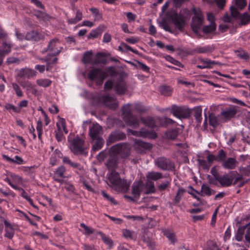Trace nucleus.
<instances>
[{
    "mask_svg": "<svg viewBox=\"0 0 250 250\" xmlns=\"http://www.w3.org/2000/svg\"><path fill=\"white\" fill-rule=\"evenodd\" d=\"M164 235L172 243L174 244L177 241L176 236L174 233H171L168 230H166L164 231Z\"/></svg>",
    "mask_w": 250,
    "mask_h": 250,
    "instance_id": "nucleus-55",
    "label": "nucleus"
},
{
    "mask_svg": "<svg viewBox=\"0 0 250 250\" xmlns=\"http://www.w3.org/2000/svg\"><path fill=\"white\" fill-rule=\"evenodd\" d=\"M235 19H240L241 20V23L242 24H247L250 21V16L247 13H244L242 15L240 14V17L238 18H235Z\"/></svg>",
    "mask_w": 250,
    "mask_h": 250,
    "instance_id": "nucleus-53",
    "label": "nucleus"
},
{
    "mask_svg": "<svg viewBox=\"0 0 250 250\" xmlns=\"http://www.w3.org/2000/svg\"><path fill=\"white\" fill-rule=\"evenodd\" d=\"M25 39L27 40L36 41L39 39L38 35L34 31L27 32L25 35Z\"/></svg>",
    "mask_w": 250,
    "mask_h": 250,
    "instance_id": "nucleus-41",
    "label": "nucleus"
},
{
    "mask_svg": "<svg viewBox=\"0 0 250 250\" xmlns=\"http://www.w3.org/2000/svg\"><path fill=\"white\" fill-rule=\"evenodd\" d=\"M131 104H127L122 106V111L125 123L133 128L139 127V120L138 118L131 113Z\"/></svg>",
    "mask_w": 250,
    "mask_h": 250,
    "instance_id": "nucleus-2",
    "label": "nucleus"
},
{
    "mask_svg": "<svg viewBox=\"0 0 250 250\" xmlns=\"http://www.w3.org/2000/svg\"><path fill=\"white\" fill-rule=\"evenodd\" d=\"M4 108L9 111H13L15 113H19L21 111V109L20 108H18L15 106V105L10 104H6L4 105Z\"/></svg>",
    "mask_w": 250,
    "mask_h": 250,
    "instance_id": "nucleus-58",
    "label": "nucleus"
},
{
    "mask_svg": "<svg viewBox=\"0 0 250 250\" xmlns=\"http://www.w3.org/2000/svg\"><path fill=\"white\" fill-rule=\"evenodd\" d=\"M106 62V59L102 53H98L96 54L95 58L93 59L92 62L93 64H97L98 63H104Z\"/></svg>",
    "mask_w": 250,
    "mask_h": 250,
    "instance_id": "nucleus-39",
    "label": "nucleus"
},
{
    "mask_svg": "<svg viewBox=\"0 0 250 250\" xmlns=\"http://www.w3.org/2000/svg\"><path fill=\"white\" fill-rule=\"evenodd\" d=\"M171 110L173 116L179 119L186 118L189 115V112L187 109L175 104L172 105Z\"/></svg>",
    "mask_w": 250,
    "mask_h": 250,
    "instance_id": "nucleus-9",
    "label": "nucleus"
},
{
    "mask_svg": "<svg viewBox=\"0 0 250 250\" xmlns=\"http://www.w3.org/2000/svg\"><path fill=\"white\" fill-rule=\"evenodd\" d=\"M134 148L140 152L145 149H149L152 147L150 144L143 142L141 140H135L134 142Z\"/></svg>",
    "mask_w": 250,
    "mask_h": 250,
    "instance_id": "nucleus-21",
    "label": "nucleus"
},
{
    "mask_svg": "<svg viewBox=\"0 0 250 250\" xmlns=\"http://www.w3.org/2000/svg\"><path fill=\"white\" fill-rule=\"evenodd\" d=\"M178 128H173L166 131V137L168 140H175L179 133Z\"/></svg>",
    "mask_w": 250,
    "mask_h": 250,
    "instance_id": "nucleus-29",
    "label": "nucleus"
},
{
    "mask_svg": "<svg viewBox=\"0 0 250 250\" xmlns=\"http://www.w3.org/2000/svg\"><path fill=\"white\" fill-rule=\"evenodd\" d=\"M170 182L168 180H166L164 183L159 184L157 186L158 189L162 191L166 190L169 186Z\"/></svg>",
    "mask_w": 250,
    "mask_h": 250,
    "instance_id": "nucleus-62",
    "label": "nucleus"
},
{
    "mask_svg": "<svg viewBox=\"0 0 250 250\" xmlns=\"http://www.w3.org/2000/svg\"><path fill=\"white\" fill-rule=\"evenodd\" d=\"M227 159V153L223 149H220L216 156V160L219 162L223 163Z\"/></svg>",
    "mask_w": 250,
    "mask_h": 250,
    "instance_id": "nucleus-48",
    "label": "nucleus"
},
{
    "mask_svg": "<svg viewBox=\"0 0 250 250\" xmlns=\"http://www.w3.org/2000/svg\"><path fill=\"white\" fill-rule=\"evenodd\" d=\"M82 60L84 63H91L92 64L93 60L92 59V52L90 51L85 52L83 55Z\"/></svg>",
    "mask_w": 250,
    "mask_h": 250,
    "instance_id": "nucleus-49",
    "label": "nucleus"
},
{
    "mask_svg": "<svg viewBox=\"0 0 250 250\" xmlns=\"http://www.w3.org/2000/svg\"><path fill=\"white\" fill-rule=\"evenodd\" d=\"M101 99L104 104L109 108L115 110L118 108V103L114 97L105 94L102 96Z\"/></svg>",
    "mask_w": 250,
    "mask_h": 250,
    "instance_id": "nucleus-12",
    "label": "nucleus"
},
{
    "mask_svg": "<svg viewBox=\"0 0 250 250\" xmlns=\"http://www.w3.org/2000/svg\"><path fill=\"white\" fill-rule=\"evenodd\" d=\"M214 48L210 46H197L193 50V52L197 53H208L212 52Z\"/></svg>",
    "mask_w": 250,
    "mask_h": 250,
    "instance_id": "nucleus-28",
    "label": "nucleus"
},
{
    "mask_svg": "<svg viewBox=\"0 0 250 250\" xmlns=\"http://www.w3.org/2000/svg\"><path fill=\"white\" fill-rule=\"evenodd\" d=\"M127 132L138 137H147L151 139H155L157 137V134L155 132L148 131L145 129H142L140 131L128 129H127Z\"/></svg>",
    "mask_w": 250,
    "mask_h": 250,
    "instance_id": "nucleus-10",
    "label": "nucleus"
},
{
    "mask_svg": "<svg viewBox=\"0 0 250 250\" xmlns=\"http://www.w3.org/2000/svg\"><path fill=\"white\" fill-rule=\"evenodd\" d=\"M141 120L143 123V124L151 128L156 127V124L159 123L158 120H157V117L153 118L152 117H148L146 118H141Z\"/></svg>",
    "mask_w": 250,
    "mask_h": 250,
    "instance_id": "nucleus-24",
    "label": "nucleus"
},
{
    "mask_svg": "<svg viewBox=\"0 0 250 250\" xmlns=\"http://www.w3.org/2000/svg\"><path fill=\"white\" fill-rule=\"evenodd\" d=\"M198 194H201L202 196H210L212 194H214L215 193V191L212 190L208 185L206 184H203L201 186V189L200 192L197 191V190H194Z\"/></svg>",
    "mask_w": 250,
    "mask_h": 250,
    "instance_id": "nucleus-26",
    "label": "nucleus"
},
{
    "mask_svg": "<svg viewBox=\"0 0 250 250\" xmlns=\"http://www.w3.org/2000/svg\"><path fill=\"white\" fill-rule=\"evenodd\" d=\"M215 23H210L208 25L203 27L202 31L205 34H208L216 30Z\"/></svg>",
    "mask_w": 250,
    "mask_h": 250,
    "instance_id": "nucleus-44",
    "label": "nucleus"
},
{
    "mask_svg": "<svg viewBox=\"0 0 250 250\" xmlns=\"http://www.w3.org/2000/svg\"><path fill=\"white\" fill-rule=\"evenodd\" d=\"M186 192V190L183 188H179L177 193L174 198L175 203H178L181 199L184 193Z\"/></svg>",
    "mask_w": 250,
    "mask_h": 250,
    "instance_id": "nucleus-56",
    "label": "nucleus"
},
{
    "mask_svg": "<svg viewBox=\"0 0 250 250\" xmlns=\"http://www.w3.org/2000/svg\"><path fill=\"white\" fill-rule=\"evenodd\" d=\"M202 110L201 108H196L194 109V117L199 123H200L202 121Z\"/></svg>",
    "mask_w": 250,
    "mask_h": 250,
    "instance_id": "nucleus-54",
    "label": "nucleus"
},
{
    "mask_svg": "<svg viewBox=\"0 0 250 250\" xmlns=\"http://www.w3.org/2000/svg\"><path fill=\"white\" fill-rule=\"evenodd\" d=\"M63 49V47L60 45V42L58 38H55L51 40L46 47L42 52L43 53L49 52L51 56H57L59 55Z\"/></svg>",
    "mask_w": 250,
    "mask_h": 250,
    "instance_id": "nucleus-4",
    "label": "nucleus"
},
{
    "mask_svg": "<svg viewBox=\"0 0 250 250\" xmlns=\"http://www.w3.org/2000/svg\"><path fill=\"white\" fill-rule=\"evenodd\" d=\"M238 112L237 107L230 106L225 108L220 113L221 116L225 119V121L230 120L234 117Z\"/></svg>",
    "mask_w": 250,
    "mask_h": 250,
    "instance_id": "nucleus-13",
    "label": "nucleus"
},
{
    "mask_svg": "<svg viewBox=\"0 0 250 250\" xmlns=\"http://www.w3.org/2000/svg\"><path fill=\"white\" fill-rule=\"evenodd\" d=\"M144 187V184L141 181H135L132 185L131 193L135 199H138Z\"/></svg>",
    "mask_w": 250,
    "mask_h": 250,
    "instance_id": "nucleus-17",
    "label": "nucleus"
},
{
    "mask_svg": "<svg viewBox=\"0 0 250 250\" xmlns=\"http://www.w3.org/2000/svg\"><path fill=\"white\" fill-rule=\"evenodd\" d=\"M145 187L147 189V191L146 192V194L154 193L155 191L154 183L150 180L147 179Z\"/></svg>",
    "mask_w": 250,
    "mask_h": 250,
    "instance_id": "nucleus-43",
    "label": "nucleus"
},
{
    "mask_svg": "<svg viewBox=\"0 0 250 250\" xmlns=\"http://www.w3.org/2000/svg\"><path fill=\"white\" fill-rule=\"evenodd\" d=\"M118 159L117 156H111L107 160L106 166L107 167L112 170H114L118 167Z\"/></svg>",
    "mask_w": 250,
    "mask_h": 250,
    "instance_id": "nucleus-23",
    "label": "nucleus"
},
{
    "mask_svg": "<svg viewBox=\"0 0 250 250\" xmlns=\"http://www.w3.org/2000/svg\"><path fill=\"white\" fill-rule=\"evenodd\" d=\"M105 29V26L104 25L99 26L96 29L91 31L88 37V39H95L98 37V36L101 34L103 31Z\"/></svg>",
    "mask_w": 250,
    "mask_h": 250,
    "instance_id": "nucleus-32",
    "label": "nucleus"
},
{
    "mask_svg": "<svg viewBox=\"0 0 250 250\" xmlns=\"http://www.w3.org/2000/svg\"><path fill=\"white\" fill-rule=\"evenodd\" d=\"M65 171H66L65 167L64 166H62L56 169V170L55 171V174L59 176V177L63 178V177H64V174L65 172Z\"/></svg>",
    "mask_w": 250,
    "mask_h": 250,
    "instance_id": "nucleus-59",
    "label": "nucleus"
},
{
    "mask_svg": "<svg viewBox=\"0 0 250 250\" xmlns=\"http://www.w3.org/2000/svg\"><path fill=\"white\" fill-rule=\"evenodd\" d=\"M154 163L158 167L164 170H169L173 167V165L171 161L164 157L156 158L154 161Z\"/></svg>",
    "mask_w": 250,
    "mask_h": 250,
    "instance_id": "nucleus-8",
    "label": "nucleus"
},
{
    "mask_svg": "<svg viewBox=\"0 0 250 250\" xmlns=\"http://www.w3.org/2000/svg\"><path fill=\"white\" fill-rule=\"evenodd\" d=\"M159 26L164 29L165 31L169 32L170 33H172L171 29H170L169 26L167 23L166 21L164 20H163L159 22Z\"/></svg>",
    "mask_w": 250,
    "mask_h": 250,
    "instance_id": "nucleus-61",
    "label": "nucleus"
},
{
    "mask_svg": "<svg viewBox=\"0 0 250 250\" xmlns=\"http://www.w3.org/2000/svg\"><path fill=\"white\" fill-rule=\"evenodd\" d=\"M58 130L55 131V137L58 142H61L64 138V136L61 131V126L59 123L56 124Z\"/></svg>",
    "mask_w": 250,
    "mask_h": 250,
    "instance_id": "nucleus-52",
    "label": "nucleus"
},
{
    "mask_svg": "<svg viewBox=\"0 0 250 250\" xmlns=\"http://www.w3.org/2000/svg\"><path fill=\"white\" fill-rule=\"evenodd\" d=\"M130 146L126 143H122L121 155L122 158H125L129 156L130 151Z\"/></svg>",
    "mask_w": 250,
    "mask_h": 250,
    "instance_id": "nucleus-37",
    "label": "nucleus"
},
{
    "mask_svg": "<svg viewBox=\"0 0 250 250\" xmlns=\"http://www.w3.org/2000/svg\"><path fill=\"white\" fill-rule=\"evenodd\" d=\"M199 61L205 64H207L206 66H201V65H197V67L200 69H205V68H212V65L216 64L221 65L223 64L218 62L214 61H211L208 59H204L203 58H199Z\"/></svg>",
    "mask_w": 250,
    "mask_h": 250,
    "instance_id": "nucleus-22",
    "label": "nucleus"
},
{
    "mask_svg": "<svg viewBox=\"0 0 250 250\" xmlns=\"http://www.w3.org/2000/svg\"><path fill=\"white\" fill-rule=\"evenodd\" d=\"M122 143L116 144L110 148L111 152L113 154V156H116L117 154L121 153L122 149Z\"/></svg>",
    "mask_w": 250,
    "mask_h": 250,
    "instance_id": "nucleus-50",
    "label": "nucleus"
},
{
    "mask_svg": "<svg viewBox=\"0 0 250 250\" xmlns=\"http://www.w3.org/2000/svg\"><path fill=\"white\" fill-rule=\"evenodd\" d=\"M36 83L40 86L47 87L51 84L52 81L48 79H40L36 80Z\"/></svg>",
    "mask_w": 250,
    "mask_h": 250,
    "instance_id": "nucleus-40",
    "label": "nucleus"
},
{
    "mask_svg": "<svg viewBox=\"0 0 250 250\" xmlns=\"http://www.w3.org/2000/svg\"><path fill=\"white\" fill-rule=\"evenodd\" d=\"M106 77V73L101 69L99 68H92L88 74V77L91 81L96 79L99 81V84H101Z\"/></svg>",
    "mask_w": 250,
    "mask_h": 250,
    "instance_id": "nucleus-7",
    "label": "nucleus"
},
{
    "mask_svg": "<svg viewBox=\"0 0 250 250\" xmlns=\"http://www.w3.org/2000/svg\"><path fill=\"white\" fill-rule=\"evenodd\" d=\"M12 87L18 97H22L23 96V92L18 84L16 83H13Z\"/></svg>",
    "mask_w": 250,
    "mask_h": 250,
    "instance_id": "nucleus-60",
    "label": "nucleus"
},
{
    "mask_svg": "<svg viewBox=\"0 0 250 250\" xmlns=\"http://www.w3.org/2000/svg\"><path fill=\"white\" fill-rule=\"evenodd\" d=\"M103 130L102 127L98 124H94L89 127V134L92 141L101 138Z\"/></svg>",
    "mask_w": 250,
    "mask_h": 250,
    "instance_id": "nucleus-14",
    "label": "nucleus"
},
{
    "mask_svg": "<svg viewBox=\"0 0 250 250\" xmlns=\"http://www.w3.org/2000/svg\"><path fill=\"white\" fill-rule=\"evenodd\" d=\"M238 161L235 158L230 157L228 158L222 163V166L225 169H233L235 168L238 165Z\"/></svg>",
    "mask_w": 250,
    "mask_h": 250,
    "instance_id": "nucleus-20",
    "label": "nucleus"
},
{
    "mask_svg": "<svg viewBox=\"0 0 250 250\" xmlns=\"http://www.w3.org/2000/svg\"><path fill=\"white\" fill-rule=\"evenodd\" d=\"M159 91L162 94L166 96H170L171 94L170 87L166 85H163L159 87Z\"/></svg>",
    "mask_w": 250,
    "mask_h": 250,
    "instance_id": "nucleus-47",
    "label": "nucleus"
},
{
    "mask_svg": "<svg viewBox=\"0 0 250 250\" xmlns=\"http://www.w3.org/2000/svg\"><path fill=\"white\" fill-rule=\"evenodd\" d=\"M20 84L27 91H31L34 89V85L27 81H21Z\"/></svg>",
    "mask_w": 250,
    "mask_h": 250,
    "instance_id": "nucleus-46",
    "label": "nucleus"
},
{
    "mask_svg": "<svg viewBox=\"0 0 250 250\" xmlns=\"http://www.w3.org/2000/svg\"><path fill=\"white\" fill-rule=\"evenodd\" d=\"M101 194L103 197L107 201H109L111 203L114 204V205H117V202L115 200L113 197L109 196L108 194H107L105 191L102 190L101 191Z\"/></svg>",
    "mask_w": 250,
    "mask_h": 250,
    "instance_id": "nucleus-57",
    "label": "nucleus"
},
{
    "mask_svg": "<svg viewBox=\"0 0 250 250\" xmlns=\"http://www.w3.org/2000/svg\"><path fill=\"white\" fill-rule=\"evenodd\" d=\"M125 138L126 135L124 133L119 131H115L109 135L106 140V144L108 146L115 142L123 140Z\"/></svg>",
    "mask_w": 250,
    "mask_h": 250,
    "instance_id": "nucleus-16",
    "label": "nucleus"
},
{
    "mask_svg": "<svg viewBox=\"0 0 250 250\" xmlns=\"http://www.w3.org/2000/svg\"><path fill=\"white\" fill-rule=\"evenodd\" d=\"M246 229V226H242L238 228L237 233L235 236V239L238 241H241L243 239V235L245 232V230Z\"/></svg>",
    "mask_w": 250,
    "mask_h": 250,
    "instance_id": "nucleus-42",
    "label": "nucleus"
},
{
    "mask_svg": "<svg viewBox=\"0 0 250 250\" xmlns=\"http://www.w3.org/2000/svg\"><path fill=\"white\" fill-rule=\"evenodd\" d=\"M80 226L84 229L83 234L85 235H89L94 232V229L91 227H88L83 223L80 224Z\"/></svg>",
    "mask_w": 250,
    "mask_h": 250,
    "instance_id": "nucleus-51",
    "label": "nucleus"
},
{
    "mask_svg": "<svg viewBox=\"0 0 250 250\" xmlns=\"http://www.w3.org/2000/svg\"><path fill=\"white\" fill-rule=\"evenodd\" d=\"M146 178L148 180L157 181L163 178V176L160 172L151 171L147 173Z\"/></svg>",
    "mask_w": 250,
    "mask_h": 250,
    "instance_id": "nucleus-35",
    "label": "nucleus"
},
{
    "mask_svg": "<svg viewBox=\"0 0 250 250\" xmlns=\"http://www.w3.org/2000/svg\"><path fill=\"white\" fill-rule=\"evenodd\" d=\"M4 237L12 239L14 235V229H8L5 228Z\"/></svg>",
    "mask_w": 250,
    "mask_h": 250,
    "instance_id": "nucleus-63",
    "label": "nucleus"
},
{
    "mask_svg": "<svg viewBox=\"0 0 250 250\" xmlns=\"http://www.w3.org/2000/svg\"><path fill=\"white\" fill-rule=\"evenodd\" d=\"M157 120L160 125L162 126H167L175 123L174 121L167 117L160 118L157 117Z\"/></svg>",
    "mask_w": 250,
    "mask_h": 250,
    "instance_id": "nucleus-33",
    "label": "nucleus"
},
{
    "mask_svg": "<svg viewBox=\"0 0 250 250\" xmlns=\"http://www.w3.org/2000/svg\"><path fill=\"white\" fill-rule=\"evenodd\" d=\"M51 54H48L45 59H42V61L43 62H47L46 63V70H49L50 69L49 67L51 64H56L58 61V58L56 57L53 58L51 59Z\"/></svg>",
    "mask_w": 250,
    "mask_h": 250,
    "instance_id": "nucleus-31",
    "label": "nucleus"
},
{
    "mask_svg": "<svg viewBox=\"0 0 250 250\" xmlns=\"http://www.w3.org/2000/svg\"><path fill=\"white\" fill-rule=\"evenodd\" d=\"M69 148L71 151L75 155L82 154L84 151V141L77 136L69 140Z\"/></svg>",
    "mask_w": 250,
    "mask_h": 250,
    "instance_id": "nucleus-5",
    "label": "nucleus"
},
{
    "mask_svg": "<svg viewBox=\"0 0 250 250\" xmlns=\"http://www.w3.org/2000/svg\"><path fill=\"white\" fill-rule=\"evenodd\" d=\"M205 250H220L216 243L210 242L208 243L207 248Z\"/></svg>",
    "mask_w": 250,
    "mask_h": 250,
    "instance_id": "nucleus-64",
    "label": "nucleus"
},
{
    "mask_svg": "<svg viewBox=\"0 0 250 250\" xmlns=\"http://www.w3.org/2000/svg\"><path fill=\"white\" fill-rule=\"evenodd\" d=\"M93 141H95L92 146V150L94 151H96L102 148L104 144V140L102 137L96 138Z\"/></svg>",
    "mask_w": 250,
    "mask_h": 250,
    "instance_id": "nucleus-36",
    "label": "nucleus"
},
{
    "mask_svg": "<svg viewBox=\"0 0 250 250\" xmlns=\"http://www.w3.org/2000/svg\"><path fill=\"white\" fill-rule=\"evenodd\" d=\"M62 154L61 151L58 149H56L50 157V164L52 166H54L56 164L58 159L62 158Z\"/></svg>",
    "mask_w": 250,
    "mask_h": 250,
    "instance_id": "nucleus-30",
    "label": "nucleus"
},
{
    "mask_svg": "<svg viewBox=\"0 0 250 250\" xmlns=\"http://www.w3.org/2000/svg\"><path fill=\"white\" fill-rule=\"evenodd\" d=\"M194 16L192 18L191 27L195 33H198L203 23L204 17L200 9H193Z\"/></svg>",
    "mask_w": 250,
    "mask_h": 250,
    "instance_id": "nucleus-6",
    "label": "nucleus"
},
{
    "mask_svg": "<svg viewBox=\"0 0 250 250\" xmlns=\"http://www.w3.org/2000/svg\"><path fill=\"white\" fill-rule=\"evenodd\" d=\"M83 18V14L79 10H77L76 16L74 18L67 19V22L70 24H75L79 21H81Z\"/></svg>",
    "mask_w": 250,
    "mask_h": 250,
    "instance_id": "nucleus-34",
    "label": "nucleus"
},
{
    "mask_svg": "<svg viewBox=\"0 0 250 250\" xmlns=\"http://www.w3.org/2000/svg\"><path fill=\"white\" fill-rule=\"evenodd\" d=\"M209 124L214 129L216 128L219 125L218 118L214 114H210L208 116Z\"/></svg>",
    "mask_w": 250,
    "mask_h": 250,
    "instance_id": "nucleus-38",
    "label": "nucleus"
},
{
    "mask_svg": "<svg viewBox=\"0 0 250 250\" xmlns=\"http://www.w3.org/2000/svg\"><path fill=\"white\" fill-rule=\"evenodd\" d=\"M107 177L108 185L115 190L125 192L128 189L129 184L126 180L121 178L118 172L112 170Z\"/></svg>",
    "mask_w": 250,
    "mask_h": 250,
    "instance_id": "nucleus-1",
    "label": "nucleus"
},
{
    "mask_svg": "<svg viewBox=\"0 0 250 250\" xmlns=\"http://www.w3.org/2000/svg\"><path fill=\"white\" fill-rule=\"evenodd\" d=\"M236 7L231 6L230 7L231 15L233 18H238L240 17V13L238 10L243 9L247 4L245 0H236Z\"/></svg>",
    "mask_w": 250,
    "mask_h": 250,
    "instance_id": "nucleus-15",
    "label": "nucleus"
},
{
    "mask_svg": "<svg viewBox=\"0 0 250 250\" xmlns=\"http://www.w3.org/2000/svg\"><path fill=\"white\" fill-rule=\"evenodd\" d=\"M114 87L116 93L120 95L125 94L127 89L125 82L122 79L117 80Z\"/></svg>",
    "mask_w": 250,
    "mask_h": 250,
    "instance_id": "nucleus-19",
    "label": "nucleus"
},
{
    "mask_svg": "<svg viewBox=\"0 0 250 250\" xmlns=\"http://www.w3.org/2000/svg\"><path fill=\"white\" fill-rule=\"evenodd\" d=\"M11 44L9 42L7 43L5 41L3 42V46L4 50H0V65L2 64L3 62V58L5 55L10 52V48L11 47Z\"/></svg>",
    "mask_w": 250,
    "mask_h": 250,
    "instance_id": "nucleus-25",
    "label": "nucleus"
},
{
    "mask_svg": "<svg viewBox=\"0 0 250 250\" xmlns=\"http://www.w3.org/2000/svg\"><path fill=\"white\" fill-rule=\"evenodd\" d=\"M234 52L236 56L241 59L247 60L249 58L248 53L243 50H237Z\"/></svg>",
    "mask_w": 250,
    "mask_h": 250,
    "instance_id": "nucleus-45",
    "label": "nucleus"
},
{
    "mask_svg": "<svg viewBox=\"0 0 250 250\" xmlns=\"http://www.w3.org/2000/svg\"><path fill=\"white\" fill-rule=\"evenodd\" d=\"M167 18L174 24L175 28L182 31L186 24L185 17L181 14H178L175 11H171L167 13Z\"/></svg>",
    "mask_w": 250,
    "mask_h": 250,
    "instance_id": "nucleus-3",
    "label": "nucleus"
},
{
    "mask_svg": "<svg viewBox=\"0 0 250 250\" xmlns=\"http://www.w3.org/2000/svg\"><path fill=\"white\" fill-rule=\"evenodd\" d=\"M216 175L213 174L214 179L218 182L220 185L223 187H228L232 184L233 178L230 177L229 175L225 174L222 176L219 175L217 172Z\"/></svg>",
    "mask_w": 250,
    "mask_h": 250,
    "instance_id": "nucleus-11",
    "label": "nucleus"
},
{
    "mask_svg": "<svg viewBox=\"0 0 250 250\" xmlns=\"http://www.w3.org/2000/svg\"><path fill=\"white\" fill-rule=\"evenodd\" d=\"M35 71L33 70L28 68L22 69L19 72L18 75L20 77L30 78L35 76Z\"/></svg>",
    "mask_w": 250,
    "mask_h": 250,
    "instance_id": "nucleus-27",
    "label": "nucleus"
},
{
    "mask_svg": "<svg viewBox=\"0 0 250 250\" xmlns=\"http://www.w3.org/2000/svg\"><path fill=\"white\" fill-rule=\"evenodd\" d=\"M62 162L63 164L67 165L72 168H76L77 171L76 173H83L84 172V168L83 166L77 162H72L69 157H63Z\"/></svg>",
    "mask_w": 250,
    "mask_h": 250,
    "instance_id": "nucleus-18",
    "label": "nucleus"
}]
</instances>
